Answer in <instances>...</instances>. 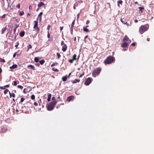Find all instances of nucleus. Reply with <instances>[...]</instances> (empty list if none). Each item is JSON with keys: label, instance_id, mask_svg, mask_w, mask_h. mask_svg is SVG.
<instances>
[{"label": "nucleus", "instance_id": "obj_1", "mask_svg": "<svg viewBox=\"0 0 154 154\" xmlns=\"http://www.w3.org/2000/svg\"><path fill=\"white\" fill-rule=\"evenodd\" d=\"M115 61V58L114 57L109 56L107 57L104 61L103 63L105 64H109Z\"/></svg>", "mask_w": 154, "mask_h": 154}, {"label": "nucleus", "instance_id": "obj_2", "mask_svg": "<svg viewBox=\"0 0 154 154\" xmlns=\"http://www.w3.org/2000/svg\"><path fill=\"white\" fill-rule=\"evenodd\" d=\"M149 29V25L148 24L142 25L141 26L139 29V32L141 34H143Z\"/></svg>", "mask_w": 154, "mask_h": 154}, {"label": "nucleus", "instance_id": "obj_3", "mask_svg": "<svg viewBox=\"0 0 154 154\" xmlns=\"http://www.w3.org/2000/svg\"><path fill=\"white\" fill-rule=\"evenodd\" d=\"M57 102L56 100H54L50 103L47 106V109L48 110H52L56 105Z\"/></svg>", "mask_w": 154, "mask_h": 154}, {"label": "nucleus", "instance_id": "obj_4", "mask_svg": "<svg viewBox=\"0 0 154 154\" xmlns=\"http://www.w3.org/2000/svg\"><path fill=\"white\" fill-rule=\"evenodd\" d=\"M101 71L100 67H98L93 71L92 73V75L94 77H95L96 75H98Z\"/></svg>", "mask_w": 154, "mask_h": 154}, {"label": "nucleus", "instance_id": "obj_5", "mask_svg": "<svg viewBox=\"0 0 154 154\" xmlns=\"http://www.w3.org/2000/svg\"><path fill=\"white\" fill-rule=\"evenodd\" d=\"M61 45L62 46V51L63 52H65L67 49V45L64 43V42L63 41H62L61 43Z\"/></svg>", "mask_w": 154, "mask_h": 154}, {"label": "nucleus", "instance_id": "obj_6", "mask_svg": "<svg viewBox=\"0 0 154 154\" xmlns=\"http://www.w3.org/2000/svg\"><path fill=\"white\" fill-rule=\"evenodd\" d=\"M76 57L77 56L76 54H74L72 56V59L69 60H68L69 62L71 63H72L74 61L76 60Z\"/></svg>", "mask_w": 154, "mask_h": 154}, {"label": "nucleus", "instance_id": "obj_7", "mask_svg": "<svg viewBox=\"0 0 154 154\" xmlns=\"http://www.w3.org/2000/svg\"><path fill=\"white\" fill-rule=\"evenodd\" d=\"M91 79L90 78H88L86 79V80L85 82V84L86 85H88L91 83Z\"/></svg>", "mask_w": 154, "mask_h": 154}, {"label": "nucleus", "instance_id": "obj_8", "mask_svg": "<svg viewBox=\"0 0 154 154\" xmlns=\"http://www.w3.org/2000/svg\"><path fill=\"white\" fill-rule=\"evenodd\" d=\"M128 45V44L126 42H123L122 43V44L121 46L122 47H127ZM128 48H126L125 50H123V51L126 50L128 49Z\"/></svg>", "mask_w": 154, "mask_h": 154}, {"label": "nucleus", "instance_id": "obj_9", "mask_svg": "<svg viewBox=\"0 0 154 154\" xmlns=\"http://www.w3.org/2000/svg\"><path fill=\"white\" fill-rule=\"evenodd\" d=\"M121 21L123 24H126L127 26L129 25V24L127 23V22L126 20L125 19H123L122 18H121L120 19Z\"/></svg>", "mask_w": 154, "mask_h": 154}, {"label": "nucleus", "instance_id": "obj_10", "mask_svg": "<svg viewBox=\"0 0 154 154\" xmlns=\"http://www.w3.org/2000/svg\"><path fill=\"white\" fill-rule=\"evenodd\" d=\"M74 98V97L73 96H71L68 97L67 100L69 102L72 100Z\"/></svg>", "mask_w": 154, "mask_h": 154}, {"label": "nucleus", "instance_id": "obj_11", "mask_svg": "<svg viewBox=\"0 0 154 154\" xmlns=\"http://www.w3.org/2000/svg\"><path fill=\"white\" fill-rule=\"evenodd\" d=\"M27 67L29 69H32L33 70L35 69V67L32 65H29L27 66Z\"/></svg>", "mask_w": 154, "mask_h": 154}, {"label": "nucleus", "instance_id": "obj_12", "mask_svg": "<svg viewBox=\"0 0 154 154\" xmlns=\"http://www.w3.org/2000/svg\"><path fill=\"white\" fill-rule=\"evenodd\" d=\"M38 18L37 19V20L34 21V24L33 26V28L38 26Z\"/></svg>", "mask_w": 154, "mask_h": 154}, {"label": "nucleus", "instance_id": "obj_13", "mask_svg": "<svg viewBox=\"0 0 154 154\" xmlns=\"http://www.w3.org/2000/svg\"><path fill=\"white\" fill-rule=\"evenodd\" d=\"M68 78V75H66L65 76H63L62 78V80L63 82H65L67 80V78Z\"/></svg>", "mask_w": 154, "mask_h": 154}, {"label": "nucleus", "instance_id": "obj_14", "mask_svg": "<svg viewBox=\"0 0 154 154\" xmlns=\"http://www.w3.org/2000/svg\"><path fill=\"white\" fill-rule=\"evenodd\" d=\"M17 29H14V33L13 34V36L14 37V39H16V35H17L15 33L16 31V30Z\"/></svg>", "mask_w": 154, "mask_h": 154}, {"label": "nucleus", "instance_id": "obj_15", "mask_svg": "<svg viewBox=\"0 0 154 154\" xmlns=\"http://www.w3.org/2000/svg\"><path fill=\"white\" fill-rule=\"evenodd\" d=\"M138 9L139 10V12L142 13L143 12V10L144 9V8L143 7H139Z\"/></svg>", "mask_w": 154, "mask_h": 154}, {"label": "nucleus", "instance_id": "obj_16", "mask_svg": "<svg viewBox=\"0 0 154 154\" xmlns=\"http://www.w3.org/2000/svg\"><path fill=\"white\" fill-rule=\"evenodd\" d=\"M80 80L79 79H75L74 80L72 81L71 82L73 84H75V83H76L77 82H80Z\"/></svg>", "mask_w": 154, "mask_h": 154}, {"label": "nucleus", "instance_id": "obj_17", "mask_svg": "<svg viewBox=\"0 0 154 154\" xmlns=\"http://www.w3.org/2000/svg\"><path fill=\"white\" fill-rule=\"evenodd\" d=\"M9 94L10 98H11L12 97H15V94L14 93H11L10 91H9Z\"/></svg>", "mask_w": 154, "mask_h": 154}, {"label": "nucleus", "instance_id": "obj_18", "mask_svg": "<svg viewBox=\"0 0 154 154\" xmlns=\"http://www.w3.org/2000/svg\"><path fill=\"white\" fill-rule=\"evenodd\" d=\"M51 94H49L48 96L47 101L48 102H49L51 100Z\"/></svg>", "mask_w": 154, "mask_h": 154}, {"label": "nucleus", "instance_id": "obj_19", "mask_svg": "<svg viewBox=\"0 0 154 154\" xmlns=\"http://www.w3.org/2000/svg\"><path fill=\"white\" fill-rule=\"evenodd\" d=\"M45 4L42 2H40L38 5V7H41L43 6H45Z\"/></svg>", "mask_w": 154, "mask_h": 154}, {"label": "nucleus", "instance_id": "obj_20", "mask_svg": "<svg viewBox=\"0 0 154 154\" xmlns=\"http://www.w3.org/2000/svg\"><path fill=\"white\" fill-rule=\"evenodd\" d=\"M43 13L42 12H40L39 14L38 15V17L37 18H38V17L39 18V21H41L42 20V15L43 14Z\"/></svg>", "mask_w": 154, "mask_h": 154}, {"label": "nucleus", "instance_id": "obj_21", "mask_svg": "<svg viewBox=\"0 0 154 154\" xmlns=\"http://www.w3.org/2000/svg\"><path fill=\"white\" fill-rule=\"evenodd\" d=\"M123 2L122 0H120L117 1L118 6L120 7V5H122Z\"/></svg>", "mask_w": 154, "mask_h": 154}, {"label": "nucleus", "instance_id": "obj_22", "mask_svg": "<svg viewBox=\"0 0 154 154\" xmlns=\"http://www.w3.org/2000/svg\"><path fill=\"white\" fill-rule=\"evenodd\" d=\"M17 108L18 109L19 111L20 112V113L22 112H23V110L21 109L22 108V107L20 108L19 106L17 105Z\"/></svg>", "mask_w": 154, "mask_h": 154}, {"label": "nucleus", "instance_id": "obj_23", "mask_svg": "<svg viewBox=\"0 0 154 154\" xmlns=\"http://www.w3.org/2000/svg\"><path fill=\"white\" fill-rule=\"evenodd\" d=\"M25 32L24 31L20 32V37H23L25 35Z\"/></svg>", "mask_w": 154, "mask_h": 154}, {"label": "nucleus", "instance_id": "obj_24", "mask_svg": "<svg viewBox=\"0 0 154 154\" xmlns=\"http://www.w3.org/2000/svg\"><path fill=\"white\" fill-rule=\"evenodd\" d=\"M17 64H14L11 66H10V69H11V68L14 69V68H17Z\"/></svg>", "mask_w": 154, "mask_h": 154}, {"label": "nucleus", "instance_id": "obj_25", "mask_svg": "<svg viewBox=\"0 0 154 154\" xmlns=\"http://www.w3.org/2000/svg\"><path fill=\"white\" fill-rule=\"evenodd\" d=\"M129 38L127 35H125L124 36L123 39V41H127L128 40Z\"/></svg>", "mask_w": 154, "mask_h": 154}, {"label": "nucleus", "instance_id": "obj_26", "mask_svg": "<svg viewBox=\"0 0 154 154\" xmlns=\"http://www.w3.org/2000/svg\"><path fill=\"white\" fill-rule=\"evenodd\" d=\"M26 104L28 105V107L30 108V107L32 106L31 103L29 102H27Z\"/></svg>", "mask_w": 154, "mask_h": 154}, {"label": "nucleus", "instance_id": "obj_27", "mask_svg": "<svg viewBox=\"0 0 154 154\" xmlns=\"http://www.w3.org/2000/svg\"><path fill=\"white\" fill-rule=\"evenodd\" d=\"M34 29H35L37 31V33H38L40 29L39 28L38 26L33 28Z\"/></svg>", "mask_w": 154, "mask_h": 154}, {"label": "nucleus", "instance_id": "obj_28", "mask_svg": "<svg viewBox=\"0 0 154 154\" xmlns=\"http://www.w3.org/2000/svg\"><path fill=\"white\" fill-rule=\"evenodd\" d=\"M39 60L38 57H35L34 58V61L35 62H38L39 61Z\"/></svg>", "mask_w": 154, "mask_h": 154}, {"label": "nucleus", "instance_id": "obj_29", "mask_svg": "<svg viewBox=\"0 0 154 154\" xmlns=\"http://www.w3.org/2000/svg\"><path fill=\"white\" fill-rule=\"evenodd\" d=\"M45 62V60H42L39 61V63L41 65H43Z\"/></svg>", "mask_w": 154, "mask_h": 154}, {"label": "nucleus", "instance_id": "obj_30", "mask_svg": "<svg viewBox=\"0 0 154 154\" xmlns=\"http://www.w3.org/2000/svg\"><path fill=\"white\" fill-rule=\"evenodd\" d=\"M32 48V46L31 45H29L27 46V51H29V49L31 48Z\"/></svg>", "mask_w": 154, "mask_h": 154}, {"label": "nucleus", "instance_id": "obj_31", "mask_svg": "<svg viewBox=\"0 0 154 154\" xmlns=\"http://www.w3.org/2000/svg\"><path fill=\"white\" fill-rule=\"evenodd\" d=\"M83 30L84 31L86 32H88L89 31L88 29L87 28H83Z\"/></svg>", "mask_w": 154, "mask_h": 154}, {"label": "nucleus", "instance_id": "obj_32", "mask_svg": "<svg viewBox=\"0 0 154 154\" xmlns=\"http://www.w3.org/2000/svg\"><path fill=\"white\" fill-rule=\"evenodd\" d=\"M52 70L53 71H55V72H58L59 71V70L58 69H56L54 67L52 68Z\"/></svg>", "mask_w": 154, "mask_h": 154}, {"label": "nucleus", "instance_id": "obj_33", "mask_svg": "<svg viewBox=\"0 0 154 154\" xmlns=\"http://www.w3.org/2000/svg\"><path fill=\"white\" fill-rule=\"evenodd\" d=\"M6 29H7L6 28H5L3 29H2V32H1L2 34H3L5 32L6 30Z\"/></svg>", "mask_w": 154, "mask_h": 154}, {"label": "nucleus", "instance_id": "obj_34", "mask_svg": "<svg viewBox=\"0 0 154 154\" xmlns=\"http://www.w3.org/2000/svg\"><path fill=\"white\" fill-rule=\"evenodd\" d=\"M25 100V98L23 97H22L21 98L20 102H19V103L20 104L21 103L23 102Z\"/></svg>", "mask_w": 154, "mask_h": 154}, {"label": "nucleus", "instance_id": "obj_35", "mask_svg": "<svg viewBox=\"0 0 154 154\" xmlns=\"http://www.w3.org/2000/svg\"><path fill=\"white\" fill-rule=\"evenodd\" d=\"M19 15L20 16H22L24 14V12L23 11H22L20 12V11H19Z\"/></svg>", "mask_w": 154, "mask_h": 154}, {"label": "nucleus", "instance_id": "obj_36", "mask_svg": "<svg viewBox=\"0 0 154 154\" xmlns=\"http://www.w3.org/2000/svg\"><path fill=\"white\" fill-rule=\"evenodd\" d=\"M8 89H5L4 91V93L5 94H6L8 92Z\"/></svg>", "mask_w": 154, "mask_h": 154}, {"label": "nucleus", "instance_id": "obj_37", "mask_svg": "<svg viewBox=\"0 0 154 154\" xmlns=\"http://www.w3.org/2000/svg\"><path fill=\"white\" fill-rule=\"evenodd\" d=\"M31 98L32 100H34L35 99V96L34 94H32L31 96Z\"/></svg>", "mask_w": 154, "mask_h": 154}, {"label": "nucleus", "instance_id": "obj_38", "mask_svg": "<svg viewBox=\"0 0 154 154\" xmlns=\"http://www.w3.org/2000/svg\"><path fill=\"white\" fill-rule=\"evenodd\" d=\"M58 63H53L51 65V66L52 67L54 66L57 65Z\"/></svg>", "mask_w": 154, "mask_h": 154}, {"label": "nucleus", "instance_id": "obj_39", "mask_svg": "<svg viewBox=\"0 0 154 154\" xmlns=\"http://www.w3.org/2000/svg\"><path fill=\"white\" fill-rule=\"evenodd\" d=\"M75 20H74L72 22V24H71V27H73L74 23H75Z\"/></svg>", "mask_w": 154, "mask_h": 154}, {"label": "nucleus", "instance_id": "obj_40", "mask_svg": "<svg viewBox=\"0 0 154 154\" xmlns=\"http://www.w3.org/2000/svg\"><path fill=\"white\" fill-rule=\"evenodd\" d=\"M0 62L5 63V60L4 59L0 58Z\"/></svg>", "mask_w": 154, "mask_h": 154}, {"label": "nucleus", "instance_id": "obj_41", "mask_svg": "<svg viewBox=\"0 0 154 154\" xmlns=\"http://www.w3.org/2000/svg\"><path fill=\"white\" fill-rule=\"evenodd\" d=\"M57 57L58 58V59H60L61 57V55H60V54L59 53H57Z\"/></svg>", "mask_w": 154, "mask_h": 154}, {"label": "nucleus", "instance_id": "obj_42", "mask_svg": "<svg viewBox=\"0 0 154 154\" xmlns=\"http://www.w3.org/2000/svg\"><path fill=\"white\" fill-rule=\"evenodd\" d=\"M17 82H18V83H19V82L18 81H14L13 82H14V86H16L17 85Z\"/></svg>", "mask_w": 154, "mask_h": 154}, {"label": "nucleus", "instance_id": "obj_43", "mask_svg": "<svg viewBox=\"0 0 154 154\" xmlns=\"http://www.w3.org/2000/svg\"><path fill=\"white\" fill-rule=\"evenodd\" d=\"M50 27H51V26L50 25L48 24V25L47 28V29L48 30V31H49Z\"/></svg>", "mask_w": 154, "mask_h": 154}, {"label": "nucleus", "instance_id": "obj_44", "mask_svg": "<svg viewBox=\"0 0 154 154\" xmlns=\"http://www.w3.org/2000/svg\"><path fill=\"white\" fill-rule=\"evenodd\" d=\"M84 74H85V72H83V73L82 74L80 75L79 76V78H81L82 76H83V75H84Z\"/></svg>", "mask_w": 154, "mask_h": 154}, {"label": "nucleus", "instance_id": "obj_45", "mask_svg": "<svg viewBox=\"0 0 154 154\" xmlns=\"http://www.w3.org/2000/svg\"><path fill=\"white\" fill-rule=\"evenodd\" d=\"M16 112L17 114L20 113V112L19 111L17 107L16 108Z\"/></svg>", "mask_w": 154, "mask_h": 154}, {"label": "nucleus", "instance_id": "obj_46", "mask_svg": "<svg viewBox=\"0 0 154 154\" xmlns=\"http://www.w3.org/2000/svg\"><path fill=\"white\" fill-rule=\"evenodd\" d=\"M50 34L49 32V31H48V32L47 37L48 38H50Z\"/></svg>", "mask_w": 154, "mask_h": 154}, {"label": "nucleus", "instance_id": "obj_47", "mask_svg": "<svg viewBox=\"0 0 154 154\" xmlns=\"http://www.w3.org/2000/svg\"><path fill=\"white\" fill-rule=\"evenodd\" d=\"M15 26V27L14 28L16 29H17L19 26V24H16Z\"/></svg>", "mask_w": 154, "mask_h": 154}, {"label": "nucleus", "instance_id": "obj_48", "mask_svg": "<svg viewBox=\"0 0 154 154\" xmlns=\"http://www.w3.org/2000/svg\"><path fill=\"white\" fill-rule=\"evenodd\" d=\"M17 87L19 88H20L21 89H22L23 88V87L21 85H18Z\"/></svg>", "mask_w": 154, "mask_h": 154}, {"label": "nucleus", "instance_id": "obj_49", "mask_svg": "<svg viewBox=\"0 0 154 154\" xmlns=\"http://www.w3.org/2000/svg\"><path fill=\"white\" fill-rule=\"evenodd\" d=\"M73 27H71V34L72 35L73 34Z\"/></svg>", "mask_w": 154, "mask_h": 154}, {"label": "nucleus", "instance_id": "obj_50", "mask_svg": "<svg viewBox=\"0 0 154 154\" xmlns=\"http://www.w3.org/2000/svg\"><path fill=\"white\" fill-rule=\"evenodd\" d=\"M20 4H19L16 5V7L18 8H20Z\"/></svg>", "mask_w": 154, "mask_h": 154}, {"label": "nucleus", "instance_id": "obj_51", "mask_svg": "<svg viewBox=\"0 0 154 154\" xmlns=\"http://www.w3.org/2000/svg\"><path fill=\"white\" fill-rule=\"evenodd\" d=\"M17 100V99H16V100H15L14 98H13L12 99V100L14 102V105H15V101L16 100Z\"/></svg>", "mask_w": 154, "mask_h": 154}, {"label": "nucleus", "instance_id": "obj_52", "mask_svg": "<svg viewBox=\"0 0 154 154\" xmlns=\"http://www.w3.org/2000/svg\"><path fill=\"white\" fill-rule=\"evenodd\" d=\"M88 37V35H86V36H85V38H84V41L85 42H86V41L85 40V39L87 38Z\"/></svg>", "mask_w": 154, "mask_h": 154}, {"label": "nucleus", "instance_id": "obj_53", "mask_svg": "<svg viewBox=\"0 0 154 154\" xmlns=\"http://www.w3.org/2000/svg\"><path fill=\"white\" fill-rule=\"evenodd\" d=\"M9 86H10L9 85H5L4 86V87L8 88L9 87Z\"/></svg>", "mask_w": 154, "mask_h": 154}, {"label": "nucleus", "instance_id": "obj_54", "mask_svg": "<svg viewBox=\"0 0 154 154\" xmlns=\"http://www.w3.org/2000/svg\"><path fill=\"white\" fill-rule=\"evenodd\" d=\"M16 54H17V52H15V53H14V54L13 55V57L14 58L15 57V56L16 55Z\"/></svg>", "mask_w": 154, "mask_h": 154}, {"label": "nucleus", "instance_id": "obj_55", "mask_svg": "<svg viewBox=\"0 0 154 154\" xmlns=\"http://www.w3.org/2000/svg\"><path fill=\"white\" fill-rule=\"evenodd\" d=\"M0 88L2 89H5V87H2V86H0Z\"/></svg>", "mask_w": 154, "mask_h": 154}, {"label": "nucleus", "instance_id": "obj_56", "mask_svg": "<svg viewBox=\"0 0 154 154\" xmlns=\"http://www.w3.org/2000/svg\"><path fill=\"white\" fill-rule=\"evenodd\" d=\"M131 45L132 46H134L135 45V43L134 42H133L131 44Z\"/></svg>", "mask_w": 154, "mask_h": 154}, {"label": "nucleus", "instance_id": "obj_57", "mask_svg": "<svg viewBox=\"0 0 154 154\" xmlns=\"http://www.w3.org/2000/svg\"><path fill=\"white\" fill-rule=\"evenodd\" d=\"M34 104L35 106H37L38 105V103L36 102H34Z\"/></svg>", "mask_w": 154, "mask_h": 154}, {"label": "nucleus", "instance_id": "obj_58", "mask_svg": "<svg viewBox=\"0 0 154 154\" xmlns=\"http://www.w3.org/2000/svg\"><path fill=\"white\" fill-rule=\"evenodd\" d=\"M60 31L61 32V31L63 29V27H60Z\"/></svg>", "mask_w": 154, "mask_h": 154}, {"label": "nucleus", "instance_id": "obj_59", "mask_svg": "<svg viewBox=\"0 0 154 154\" xmlns=\"http://www.w3.org/2000/svg\"><path fill=\"white\" fill-rule=\"evenodd\" d=\"M90 23V21L89 20H87L86 22V24H88Z\"/></svg>", "mask_w": 154, "mask_h": 154}, {"label": "nucleus", "instance_id": "obj_60", "mask_svg": "<svg viewBox=\"0 0 154 154\" xmlns=\"http://www.w3.org/2000/svg\"><path fill=\"white\" fill-rule=\"evenodd\" d=\"M5 14H4V15H3L2 17V18H5Z\"/></svg>", "mask_w": 154, "mask_h": 154}, {"label": "nucleus", "instance_id": "obj_61", "mask_svg": "<svg viewBox=\"0 0 154 154\" xmlns=\"http://www.w3.org/2000/svg\"><path fill=\"white\" fill-rule=\"evenodd\" d=\"M55 98L54 97H52V100H53V101L56 100H55Z\"/></svg>", "mask_w": 154, "mask_h": 154}, {"label": "nucleus", "instance_id": "obj_62", "mask_svg": "<svg viewBox=\"0 0 154 154\" xmlns=\"http://www.w3.org/2000/svg\"><path fill=\"white\" fill-rule=\"evenodd\" d=\"M19 19H17L15 20V21L17 22H19Z\"/></svg>", "mask_w": 154, "mask_h": 154}, {"label": "nucleus", "instance_id": "obj_63", "mask_svg": "<svg viewBox=\"0 0 154 154\" xmlns=\"http://www.w3.org/2000/svg\"><path fill=\"white\" fill-rule=\"evenodd\" d=\"M138 22V20L137 19H135L134 20V22L135 23H137Z\"/></svg>", "mask_w": 154, "mask_h": 154}, {"label": "nucleus", "instance_id": "obj_64", "mask_svg": "<svg viewBox=\"0 0 154 154\" xmlns=\"http://www.w3.org/2000/svg\"><path fill=\"white\" fill-rule=\"evenodd\" d=\"M19 43H17V44L15 45V47H17L18 46V45H19Z\"/></svg>", "mask_w": 154, "mask_h": 154}]
</instances>
